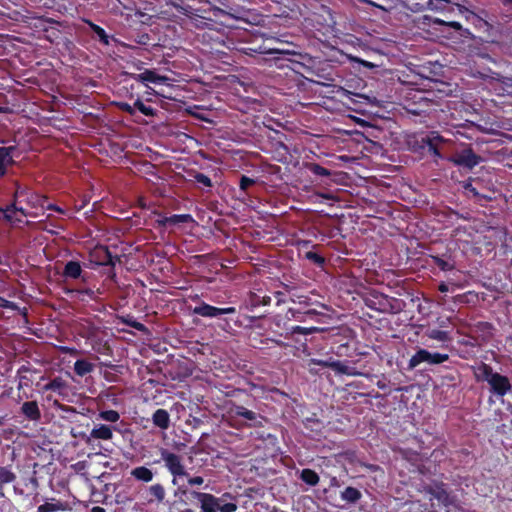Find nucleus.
I'll return each mask as SVG.
<instances>
[{"label": "nucleus", "instance_id": "f257e3e1", "mask_svg": "<svg viewBox=\"0 0 512 512\" xmlns=\"http://www.w3.org/2000/svg\"><path fill=\"white\" fill-rule=\"evenodd\" d=\"M162 460L165 462V466L169 472L173 475L172 483H177L178 476H188V472L185 470L181 457L175 453H171L166 449L161 451Z\"/></svg>", "mask_w": 512, "mask_h": 512}, {"label": "nucleus", "instance_id": "f03ea898", "mask_svg": "<svg viewBox=\"0 0 512 512\" xmlns=\"http://www.w3.org/2000/svg\"><path fill=\"white\" fill-rule=\"evenodd\" d=\"M449 356L447 354L431 353L425 349H419L409 360L408 369L416 368L420 363L427 362L428 364H441L447 361Z\"/></svg>", "mask_w": 512, "mask_h": 512}, {"label": "nucleus", "instance_id": "7ed1b4c3", "mask_svg": "<svg viewBox=\"0 0 512 512\" xmlns=\"http://www.w3.org/2000/svg\"><path fill=\"white\" fill-rule=\"evenodd\" d=\"M482 158L471 148H466L448 158V161L457 166L472 169L481 162Z\"/></svg>", "mask_w": 512, "mask_h": 512}, {"label": "nucleus", "instance_id": "20e7f679", "mask_svg": "<svg viewBox=\"0 0 512 512\" xmlns=\"http://www.w3.org/2000/svg\"><path fill=\"white\" fill-rule=\"evenodd\" d=\"M191 496L197 499L201 504L202 512H217L218 502L222 501V498L215 497L213 494L191 491Z\"/></svg>", "mask_w": 512, "mask_h": 512}, {"label": "nucleus", "instance_id": "39448f33", "mask_svg": "<svg viewBox=\"0 0 512 512\" xmlns=\"http://www.w3.org/2000/svg\"><path fill=\"white\" fill-rule=\"evenodd\" d=\"M236 309L234 307L217 308L202 302L199 306L193 308L192 313L203 317H218L224 314H234Z\"/></svg>", "mask_w": 512, "mask_h": 512}, {"label": "nucleus", "instance_id": "423d86ee", "mask_svg": "<svg viewBox=\"0 0 512 512\" xmlns=\"http://www.w3.org/2000/svg\"><path fill=\"white\" fill-rule=\"evenodd\" d=\"M489 385L491 386V392L501 396L505 395L508 391L511 390L509 379L497 372L493 374L489 381Z\"/></svg>", "mask_w": 512, "mask_h": 512}, {"label": "nucleus", "instance_id": "0eeeda50", "mask_svg": "<svg viewBox=\"0 0 512 512\" xmlns=\"http://www.w3.org/2000/svg\"><path fill=\"white\" fill-rule=\"evenodd\" d=\"M425 491L444 506H448L452 503L450 495L443 484L429 485L425 488Z\"/></svg>", "mask_w": 512, "mask_h": 512}, {"label": "nucleus", "instance_id": "6e6552de", "mask_svg": "<svg viewBox=\"0 0 512 512\" xmlns=\"http://www.w3.org/2000/svg\"><path fill=\"white\" fill-rule=\"evenodd\" d=\"M234 413L236 416L243 417L251 422L250 426L253 427H261L262 420L264 419L262 416L257 415L255 412L248 410L244 406H235Z\"/></svg>", "mask_w": 512, "mask_h": 512}, {"label": "nucleus", "instance_id": "1a4fd4ad", "mask_svg": "<svg viewBox=\"0 0 512 512\" xmlns=\"http://www.w3.org/2000/svg\"><path fill=\"white\" fill-rule=\"evenodd\" d=\"M95 255L99 264L104 266H114L116 261H120L119 256L112 255L107 247H100L96 250Z\"/></svg>", "mask_w": 512, "mask_h": 512}, {"label": "nucleus", "instance_id": "9d476101", "mask_svg": "<svg viewBox=\"0 0 512 512\" xmlns=\"http://www.w3.org/2000/svg\"><path fill=\"white\" fill-rule=\"evenodd\" d=\"M16 150L14 146L0 147V175H4L6 167L13 164L12 153Z\"/></svg>", "mask_w": 512, "mask_h": 512}, {"label": "nucleus", "instance_id": "9b49d317", "mask_svg": "<svg viewBox=\"0 0 512 512\" xmlns=\"http://www.w3.org/2000/svg\"><path fill=\"white\" fill-rule=\"evenodd\" d=\"M21 411L29 420L38 421L41 418V412L36 401L24 402Z\"/></svg>", "mask_w": 512, "mask_h": 512}, {"label": "nucleus", "instance_id": "f8f14e48", "mask_svg": "<svg viewBox=\"0 0 512 512\" xmlns=\"http://www.w3.org/2000/svg\"><path fill=\"white\" fill-rule=\"evenodd\" d=\"M155 426L161 429H167L170 424L169 413L164 409H158L154 412L152 417Z\"/></svg>", "mask_w": 512, "mask_h": 512}, {"label": "nucleus", "instance_id": "ddd939ff", "mask_svg": "<svg viewBox=\"0 0 512 512\" xmlns=\"http://www.w3.org/2000/svg\"><path fill=\"white\" fill-rule=\"evenodd\" d=\"M82 268L79 262L69 261L66 263L63 276L66 278L77 279L81 276Z\"/></svg>", "mask_w": 512, "mask_h": 512}, {"label": "nucleus", "instance_id": "4468645a", "mask_svg": "<svg viewBox=\"0 0 512 512\" xmlns=\"http://www.w3.org/2000/svg\"><path fill=\"white\" fill-rule=\"evenodd\" d=\"M148 491L149 494L152 496V498L148 500L149 503H152L154 501H156L157 503H162L164 501L166 492L162 484L157 483L151 485Z\"/></svg>", "mask_w": 512, "mask_h": 512}, {"label": "nucleus", "instance_id": "2eb2a0df", "mask_svg": "<svg viewBox=\"0 0 512 512\" xmlns=\"http://www.w3.org/2000/svg\"><path fill=\"white\" fill-rule=\"evenodd\" d=\"M494 373L491 366L481 363L475 370V377L477 381H487L489 383Z\"/></svg>", "mask_w": 512, "mask_h": 512}, {"label": "nucleus", "instance_id": "dca6fc26", "mask_svg": "<svg viewBox=\"0 0 512 512\" xmlns=\"http://www.w3.org/2000/svg\"><path fill=\"white\" fill-rule=\"evenodd\" d=\"M131 476L143 482H150L153 479V472L145 466H139L131 471Z\"/></svg>", "mask_w": 512, "mask_h": 512}, {"label": "nucleus", "instance_id": "f3484780", "mask_svg": "<svg viewBox=\"0 0 512 512\" xmlns=\"http://www.w3.org/2000/svg\"><path fill=\"white\" fill-rule=\"evenodd\" d=\"M90 437L95 439L110 440L112 438V430L107 425H101L91 431Z\"/></svg>", "mask_w": 512, "mask_h": 512}, {"label": "nucleus", "instance_id": "a211bd4d", "mask_svg": "<svg viewBox=\"0 0 512 512\" xmlns=\"http://www.w3.org/2000/svg\"><path fill=\"white\" fill-rule=\"evenodd\" d=\"M67 508V503L61 501L55 502H46L40 505L37 509V512H56L60 510H65Z\"/></svg>", "mask_w": 512, "mask_h": 512}, {"label": "nucleus", "instance_id": "6ab92c4d", "mask_svg": "<svg viewBox=\"0 0 512 512\" xmlns=\"http://www.w3.org/2000/svg\"><path fill=\"white\" fill-rule=\"evenodd\" d=\"M300 479L310 486H316L320 478L314 470L306 468L301 471Z\"/></svg>", "mask_w": 512, "mask_h": 512}, {"label": "nucleus", "instance_id": "aec40b11", "mask_svg": "<svg viewBox=\"0 0 512 512\" xmlns=\"http://www.w3.org/2000/svg\"><path fill=\"white\" fill-rule=\"evenodd\" d=\"M94 365L84 359H79L74 364V371L79 376H84L92 372Z\"/></svg>", "mask_w": 512, "mask_h": 512}, {"label": "nucleus", "instance_id": "412c9836", "mask_svg": "<svg viewBox=\"0 0 512 512\" xmlns=\"http://www.w3.org/2000/svg\"><path fill=\"white\" fill-rule=\"evenodd\" d=\"M362 494L361 492L354 488V487H347L342 493L341 497L343 500L347 501L348 503H356L360 500Z\"/></svg>", "mask_w": 512, "mask_h": 512}, {"label": "nucleus", "instance_id": "4be33fe9", "mask_svg": "<svg viewBox=\"0 0 512 512\" xmlns=\"http://www.w3.org/2000/svg\"><path fill=\"white\" fill-rule=\"evenodd\" d=\"M423 141L427 144L429 152H431L435 156H440V151H439V148H438V144L443 141L441 136H438V135L437 136H432V137L428 136Z\"/></svg>", "mask_w": 512, "mask_h": 512}, {"label": "nucleus", "instance_id": "5701e85b", "mask_svg": "<svg viewBox=\"0 0 512 512\" xmlns=\"http://www.w3.org/2000/svg\"><path fill=\"white\" fill-rule=\"evenodd\" d=\"M136 79L140 80V81H148V82H152V83H157L160 81H164L166 78L157 75L154 71L146 70L145 72L137 75Z\"/></svg>", "mask_w": 512, "mask_h": 512}, {"label": "nucleus", "instance_id": "b1692460", "mask_svg": "<svg viewBox=\"0 0 512 512\" xmlns=\"http://www.w3.org/2000/svg\"><path fill=\"white\" fill-rule=\"evenodd\" d=\"M305 167L312 172L315 175L321 176V177H329L331 175L330 170L326 169L325 167H322L321 165L317 163H306Z\"/></svg>", "mask_w": 512, "mask_h": 512}, {"label": "nucleus", "instance_id": "393cba45", "mask_svg": "<svg viewBox=\"0 0 512 512\" xmlns=\"http://www.w3.org/2000/svg\"><path fill=\"white\" fill-rule=\"evenodd\" d=\"M329 368L333 369L334 371L340 374L355 375L353 369L341 361H331V364H329Z\"/></svg>", "mask_w": 512, "mask_h": 512}, {"label": "nucleus", "instance_id": "a878e982", "mask_svg": "<svg viewBox=\"0 0 512 512\" xmlns=\"http://www.w3.org/2000/svg\"><path fill=\"white\" fill-rule=\"evenodd\" d=\"M16 479L15 473L7 467H0V486L6 483H12Z\"/></svg>", "mask_w": 512, "mask_h": 512}, {"label": "nucleus", "instance_id": "bb28decb", "mask_svg": "<svg viewBox=\"0 0 512 512\" xmlns=\"http://www.w3.org/2000/svg\"><path fill=\"white\" fill-rule=\"evenodd\" d=\"M167 221L169 222V225H177L180 223L193 222V218L189 214L172 215L170 217H167Z\"/></svg>", "mask_w": 512, "mask_h": 512}, {"label": "nucleus", "instance_id": "cd10ccee", "mask_svg": "<svg viewBox=\"0 0 512 512\" xmlns=\"http://www.w3.org/2000/svg\"><path fill=\"white\" fill-rule=\"evenodd\" d=\"M428 337L437 341L446 342L450 340L449 332L433 329L428 332Z\"/></svg>", "mask_w": 512, "mask_h": 512}, {"label": "nucleus", "instance_id": "c85d7f7f", "mask_svg": "<svg viewBox=\"0 0 512 512\" xmlns=\"http://www.w3.org/2000/svg\"><path fill=\"white\" fill-rule=\"evenodd\" d=\"M305 258L314 263L315 265H317L318 267H323L325 264V258L314 251L306 252Z\"/></svg>", "mask_w": 512, "mask_h": 512}, {"label": "nucleus", "instance_id": "c756f323", "mask_svg": "<svg viewBox=\"0 0 512 512\" xmlns=\"http://www.w3.org/2000/svg\"><path fill=\"white\" fill-rule=\"evenodd\" d=\"M0 211L3 212L5 219L8 221H12L14 219V214L16 212H20L25 215L24 210L22 208H17L14 204L7 206L4 210L1 209Z\"/></svg>", "mask_w": 512, "mask_h": 512}, {"label": "nucleus", "instance_id": "7c9ffc66", "mask_svg": "<svg viewBox=\"0 0 512 512\" xmlns=\"http://www.w3.org/2000/svg\"><path fill=\"white\" fill-rule=\"evenodd\" d=\"M90 27L92 31L97 35L99 38V41L103 44L107 45L109 43L108 35L106 34L105 30L101 28L100 26L90 23Z\"/></svg>", "mask_w": 512, "mask_h": 512}, {"label": "nucleus", "instance_id": "2f4dec72", "mask_svg": "<svg viewBox=\"0 0 512 512\" xmlns=\"http://www.w3.org/2000/svg\"><path fill=\"white\" fill-rule=\"evenodd\" d=\"M100 418L107 421V422H116L119 420L120 415L115 410H106L102 411L99 414Z\"/></svg>", "mask_w": 512, "mask_h": 512}, {"label": "nucleus", "instance_id": "473e14b6", "mask_svg": "<svg viewBox=\"0 0 512 512\" xmlns=\"http://www.w3.org/2000/svg\"><path fill=\"white\" fill-rule=\"evenodd\" d=\"M133 107H134V109H138L141 113H143L146 116H154L155 115L154 109L150 106L144 105V103L140 99H138L134 103Z\"/></svg>", "mask_w": 512, "mask_h": 512}, {"label": "nucleus", "instance_id": "72a5a7b5", "mask_svg": "<svg viewBox=\"0 0 512 512\" xmlns=\"http://www.w3.org/2000/svg\"><path fill=\"white\" fill-rule=\"evenodd\" d=\"M434 264L442 271H450L454 269V265L442 258L435 256L433 257Z\"/></svg>", "mask_w": 512, "mask_h": 512}, {"label": "nucleus", "instance_id": "f704fd0d", "mask_svg": "<svg viewBox=\"0 0 512 512\" xmlns=\"http://www.w3.org/2000/svg\"><path fill=\"white\" fill-rule=\"evenodd\" d=\"M433 23L437 24V25H445V26L451 27L456 31L462 30V25L456 21L446 22L444 20L436 18L433 20Z\"/></svg>", "mask_w": 512, "mask_h": 512}, {"label": "nucleus", "instance_id": "c9c22d12", "mask_svg": "<svg viewBox=\"0 0 512 512\" xmlns=\"http://www.w3.org/2000/svg\"><path fill=\"white\" fill-rule=\"evenodd\" d=\"M64 386V381L60 377H57L49 382V384L47 385V389L57 391L63 388Z\"/></svg>", "mask_w": 512, "mask_h": 512}, {"label": "nucleus", "instance_id": "e433bc0d", "mask_svg": "<svg viewBox=\"0 0 512 512\" xmlns=\"http://www.w3.org/2000/svg\"><path fill=\"white\" fill-rule=\"evenodd\" d=\"M194 179H195L198 183H200V184H202V185H204V186H206V187H211V186H212V183H211L210 178H209L208 176H206L205 174H203V173H199V172H197V173L194 175Z\"/></svg>", "mask_w": 512, "mask_h": 512}, {"label": "nucleus", "instance_id": "4c0bfd02", "mask_svg": "<svg viewBox=\"0 0 512 512\" xmlns=\"http://www.w3.org/2000/svg\"><path fill=\"white\" fill-rule=\"evenodd\" d=\"M255 184V180L254 179H251L245 175H243L241 178H240V182H239V186H240V189L243 190V191H247V189L249 187H251L252 185Z\"/></svg>", "mask_w": 512, "mask_h": 512}, {"label": "nucleus", "instance_id": "58836bf2", "mask_svg": "<svg viewBox=\"0 0 512 512\" xmlns=\"http://www.w3.org/2000/svg\"><path fill=\"white\" fill-rule=\"evenodd\" d=\"M289 312L292 314V316L294 318H296L297 320L301 321L302 320V317L301 315L304 314L306 316H315V315H318V312L314 309H310L308 311H306L305 313H301L299 311H294L293 309H289Z\"/></svg>", "mask_w": 512, "mask_h": 512}, {"label": "nucleus", "instance_id": "ea45409f", "mask_svg": "<svg viewBox=\"0 0 512 512\" xmlns=\"http://www.w3.org/2000/svg\"><path fill=\"white\" fill-rule=\"evenodd\" d=\"M236 510H237V505L235 503L221 504V501L218 502V511L235 512Z\"/></svg>", "mask_w": 512, "mask_h": 512}, {"label": "nucleus", "instance_id": "a19ab883", "mask_svg": "<svg viewBox=\"0 0 512 512\" xmlns=\"http://www.w3.org/2000/svg\"><path fill=\"white\" fill-rule=\"evenodd\" d=\"M463 188L470 192L474 197H485L484 195H481L480 192L477 190L475 186L471 182H465L463 184Z\"/></svg>", "mask_w": 512, "mask_h": 512}, {"label": "nucleus", "instance_id": "79ce46f5", "mask_svg": "<svg viewBox=\"0 0 512 512\" xmlns=\"http://www.w3.org/2000/svg\"><path fill=\"white\" fill-rule=\"evenodd\" d=\"M117 107L123 111V112H126L130 115H134L135 114V109L133 106L129 105L128 103L126 102H118L116 103Z\"/></svg>", "mask_w": 512, "mask_h": 512}, {"label": "nucleus", "instance_id": "37998d69", "mask_svg": "<svg viewBox=\"0 0 512 512\" xmlns=\"http://www.w3.org/2000/svg\"><path fill=\"white\" fill-rule=\"evenodd\" d=\"M187 482L190 486H200L204 483V479L201 476H186Z\"/></svg>", "mask_w": 512, "mask_h": 512}, {"label": "nucleus", "instance_id": "c03bdc74", "mask_svg": "<svg viewBox=\"0 0 512 512\" xmlns=\"http://www.w3.org/2000/svg\"><path fill=\"white\" fill-rule=\"evenodd\" d=\"M293 333L302 334V335H309L315 331H317L316 328H304L300 326H296L293 328Z\"/></svg>", "mask_w": 512, "mask_h": 512}, {"label": "nucleus", "instance_id": "a18cd8bd", "mask_svg": "<svg viewBox=\"0 0 512 512\" xmlns=\"http://www.w3.org/2000/svg\"><path fill=\"white\" fill-rule=\"evenodd\" d=\"M311 364L319 365V366H322V367H329V364H331V361L311 359L309 361V365H311Z\"/></svg>", "mask_w": 512, "mask_h": 512}, {"label": "nucleus", "instance_id": "49530a36", "mask_svg": "<svg viewBox=\"0 0 512 512\" xmlns=\"http://www.w3.org/2000/svg\"><path fill=\"white\" fill-rule=\"evenodd\" d=\"M128 325L138 331H144L146 329L142 323L137 321H130L128 322Z\"/></svg>", "mask_w": 512, "mask_h": 512}, {"label": "nucleus", "instance_id": "de8ad7c7", "mask_svg": "<svg viewBox=\"0 0 512 512\" xmlns=\"http://www.w3.org/2000/svg\"><path fill=\"white\" fill-rule=\"evenodd\" d=\"M187 492H188L187 487L179 486L177 491L175 492V496H177L178 494L185 495V494H187Z\"/></svg>", "mask_w": 512, "mask_h": 512}, {"label": "nucleus", "instance_id": "09e8293b", "mask_svg": "<svg viewBox=\"0 0 512 512\" xmlns=\"http://www.w3.org/2000/svg\"><path fill=\"white\" fill-rule=\"evenodd\" d=\"M9 304L10 302L7 299L0 297V307L7 308L9 307Z\"/></svg>", "mask_w": 512, "mask_h": 512}, {"label": "nucleus", "instance_id": "8fccbe9b", "mask_svg": "<svg viewBox=\"0 0 512 512\" xmlns=\"http://www.w3.org/2000/svg\"><path fill=\"white\" fill-rule=\"evenodd\" d=\"M91 512H106L104 508L100 506H95L91 509Z\"/></svg>", "mask_w": 512, "mask_h": 512}, {"label": "nucleus", "instance_id": "3c124183", "mask_svg": "<svg viewBox=\"0 0 512 512\" xmlns=\"http://www.w3.org/2000/svg\"><path fill=\"white\" fill-rule=\"evenodd\" d=\"M160 225L166 226L169 225V222L167 221V217H165L163 220L159 221Z\"/></svg>", "mask_w": 512, "mask_h": 512}, {"label": "nucleus", "instance_id": "603ef678", "mask_svg": "<svg viewBox=\"0 0 512 512\" xmlns=\"http://www.w3.org/2000/svg\"><path fill=\"white\" fill-rule=\"evenodd\" d=\"M221 498H222V501H224L225 499L232 498V496L230 493H224Z\"/></svg>", "mask_w": 512, "mask_h": 512}, {"label": "nucleus", "instance_id": "864d4df0", "mask_svg": "<svg viewBox=\"0 0 512 512\" xmlns=\"http://www.w3.org/2000/svg\"><path fill=\"white\" fill-rule=\"evenodd\" d=\"M439 290H440L441 292H446L448 289H447V286L443 284V285H441V286L439 287Z\"/></svg>", "mask_w": 512, "mask_h": 512}, {"label": "nucleus", "instance_id": "5fc2aeb1", "mask_svg": "<svg viewBox=\"0 0 512 512\" xmlns=\"http://www.w3.org/2000/svg\"><path fill=\"white\" fill-rule=\"evenodd\" d=\"M49 208H50V209H55V210H57V211L62 212V210H61L60 208H56V207H54V206H52V205H50V206H49Z\"/></svg>", "mask_w": 512, "mask_h": 512}, {"label": "nucleus", "instance_id": "6e6d98bb", "mask_svg": "<svg viewBox=\"0 0 512 512\" xmlns=\"http://www.w3.org/2000/svg\"><path fill=\"white\" fill-rule=\"evenodd\" d=\"M4 423V417H0V426Z\"/></svg>", "mask_w": 512, "mask_h": 512}, {"label": "nucleus", "instance_id": "4d7b16f0", "mask_svg": "<svg viewBox=\"0 0 512 512\" xmlns=\"http://www.w3.org/2000/svg\"><path fill=\"white\" fill-rule=\"evenodd\" d=\"M361 2H364V3H370L369 0H360Z\"/></svg>", "mask_w": 512, "mask_h": 512}, {"label": "nucleus", "instance_id": "13d9d810", "mask_svg": "<svg viewBox=\"0 0 512 512\" xmlns=\"http://www.w3.org/2000/svg\"><path fill=\"white\" fill-rule=\"evenodd\" d=\"M184 512H193L191 509H186Z\"/></svg>", "mask_w": 512, "mask_h": 512}]
</instances>
